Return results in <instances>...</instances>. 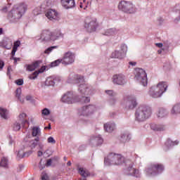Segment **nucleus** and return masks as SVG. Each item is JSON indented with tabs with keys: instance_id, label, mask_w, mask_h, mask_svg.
Returning <instances> with one entry per match:
<instances>
[{
	"instance_id": "obj_1",
	"label": "nucleus",
	"mask_w": 180,
	"mask_h": 180,
	"mask_svg": "<svg viewBox=\"0 0 180 180\" xmlns=\"http://www.w3.org/2000/svg\"><path fill=\"white\" fill-rule=\"evenodd\" d=\"M27 10V5L25 3H21L14 6L13 9L8 13V19L11 22H17L22 18L25 12Z\"/></svg>"
},
{
	"instance_id": "obj_2",
	"label": "nucleus",
	"mask_w": 180,
	"mask_h": 180,
	"mask_svg": "<svg viewBox=\"0 0 180 180\" xmlns=\"http://www.w3.org/2000/svg\"><path fill=\"white\" fill-rule=\"evenodd\" d=\"M168 89V83L167 82H160L156 86L150 88L148 95L155 99L161 98Z\"/></svg>"
},
{
	"instance_id": "obj_3",
	"label": "nucleus",
	"mask_w": 180,
	"mask_h": 180,
	"mask_svg": "<svg viewBox=\"0 0 180 180\" xmlns=\"http://www.w3.org/2000/svg\"><path fill=\"white\" fill-rule=\"evenodd\" d=\"M164 169L165 167L161 163H150L146 167L144 174L146 176H157L158 174L164 172Z\"/></svg>"
},
{
	"instance_id": "obj_4",
	"label": "nucleus",
	"mask_w": 180,
	"mask_h": 180,
	"mask_svg": "<svg viewBox=\"0 0 180 180\" xmlns=\"http://www.w3.org/2000/svg\"><path fill=\"white\" fill-rule=\"evenodd\" d=\"M151 116V108L146 105L139 107L135 113L137 122H144Z\"/></svg>"
},
{
	"instance_id": "obj_5",
	"label": "nucleus",
	"mask_w": 180,
	"mask_h": 180,
	"mask_svg": "<svg viewBox=\"0 0 180 180\" xmlns=\"http://www.w3.org/2000/svg\"><path fill=\"white\" fill-rule=\"evenodd\" d=\"M124 162V158L122 155L110 153L107 158L104 159L105 165H120Z\"/></svg>"
},
{
	"instance_id": "obj_6",
	"label": "nucleus",
	"mask_w": 180,
	"mask_h": 180,
	"mask_svg": "<svg viewBox=\"0 0 180 180\" xmlns=\"http://www.w3.org/2000/svg\"><path fill=\"white\" fill-rule=\"evenodd\" d=\"M84 77L77 75L75 77V84H82L79 86V91L82 95H92V89L88 84L84 83Z\"/></svg>"
},
{
	"instance_id": "obj_7",
	"label": "nucleus",
	"mask_w": 180,
	"mask_h": 180,
	"mask_svg": "<svg viewBox=\"0 0 180 180\" xmlns=\"http://www.w3.org/2000/svg\"><path fill=\"white\" fill-rule=\"evenodd\" d=\"M63 37L60 31H55L53 32H50L49 30H44L41 34V41H54L57 40L59 37Z\"/></svg>"
},
{
	"instance_id": "obj_8",
	"label": "nucleus",
	"mask_w": 180,
	"mask_h": 180,
	"mask_svg": "<svg viewBox=\"0 0 180 180\" xmlns=\"http://www.w3.org/2000/svg\"><path fill=\"white\" fill-rule=\"evenodd\" d=\"M118 9L125 13H134L136 12V8L133 3L126 1H122L119 3Z\"/></svg>"
},
{
	"instance_id": "obj_9",
	"label": "nucleus",
	"mask_w": 180,
	"mask_h": 180,
	"mask_svg": "<svg viewBox=\"0 0 180 180\" xmlns=\"http://www.w3.org/2000/svg\"><path fill=\"white\" fill-rule=\"evenodd\" d=\"M84 27L86 29L87 32L92 33L96 30L98 27V22H96V18L87 17L84 20Z\"/></svg>"
},
{
	"instance_id": "obj_10",
	"label": "nucleus",
	"mask_w": 180,
	"mask_h": 180,
	"mask_svg": "<svg viewBox=\"0 0 180 180\" xmlns=\"http://www.w3.org/2000/svg\"><path fill=\"white\" fill-rule=\"evenodd\" d=\"M135 78L138 81H140L141 84L143 86H147L148 81H147V73L143 69H136V70Z\"/></svg>"
},
{
	"instance_id": "obj_11",
	"label": "nucleus",
	"mask_w": 180,
	"mask_h": 180,
	"mask_svg": "<svg viewBox=\"0 0 180 180\" xmlns=\"http://www.w3.org/2000/svg\"><path fill=\"white\" fill-rule=\"evenodd\" d=\"M60 60L64 65H70V64H72L75 61V55L72 52L68 51L64 54Z\"/></svg>"
},
{
	"instance_id": "obj_12",
	"label": "nucleus",
	"mask_w": 180,
	"mask_h": 180,
	"mask_svg": "<svg viewBox=\"0 0 180 180\" xmlns=\"http://www.w3.org/2000/svg\"><path fill=\"white\" fill-rule=\"evenodd\" d=\"M127 51V46L124 44L121 45V48L120 51H115L111 55L112 58H119L122 60V58H124L126 56V52Z\"/></svg>"
},
{
	"instance_id": "obj_13",
	"label": "nucleus",
	"mask_w": 180,
	"mask_h": 180,
	"mask_svg": "<svg viewBox=\"0 0 180 180\" xmlns=\"http://www.w3.org/2000/svg\"><path fill=\"white\" fill-rule=\"evenodd\" d=\"M45 16H46L49 20H58V19H60V14H58V12L54 9L46 11Z\"/></svg>"
},
{
	"instance_id": "obj_14",
	"label": "nucleus",
	"mask_w": 180,
	"mask_h": 180,
	"mask_svg": "<svg viewBox=\"0 0 180 180\" xmlns=\"http://www.w3.org/2000/svg\"><path fill=\"white\" fill-rule=\"evenodd\" d=\"M96 110V107H95V105H88L82 108V109L80 110V115L83 116H89V115H92V113Z\"/></svg>"
},
{
	"instance_id": "obj_15",
	"label": "nucleus",
	"mask_w": 180,
	"mask_h": 180,
	"mask_svg": "<svg viewBox=\"0 0 180 180\" xmlns=\"http://www.w3.org/2000/svg\"><path fill=\"white\" fill-rule=\"evenodd\" d=\"M112 82L117 85H124L126 83V77L122 74L115 75L112 77Z\"/></svg>"
},
{
	"instance_id": "obj_16",
	"label": "nucleus",
	"mask_w": 180,
	"mask_h": 180,
	"mask_svg": "<svg viewBox=\"0 0 180 180\" xmlns=\"http://www.w3.org/2000/svg\"><path fill=\"white\" fill-rule=\"evenodd\" d=\"M62 102H64L65 103H75L77 101H74V99L72 98V94L71 92H68L66 94H65L62 98Z\"/></svg>"
},
{
	"instance_id": "obj_17",
	"label": "nucleus",
	"mask_w": 180,
	"mask_h": 180,
	"mask_svg": "<svg viewBox=\"0 0 180 180\" xmlns=\"http://www.w3.org/2000/svg\"><path fill=\"white\" fill-rule=\"evenodd\" d=\"M60 4L65 9H71L75 6V1L74 0H61Z\"/></svg>"
},
{
	"instance_id": "obj_18",
	"label": "nucleus",
	"mask_w": 180,
	"mask_h": 180,
	"mask_svg": "<svg viewBox=\"0 0 180 180\" xmlns=\"http://www.w3.org/2000/svg\"><path fill=\"white\" fill-rule=\"evenodd\" d=\"M44 71H46V66H42L39 70H36L29 76L30 79H36L39 76V74H42Z\"/></svg>"
},
{
	"instance_id": "obj_19",
	"label": "nucleus",
	"mask_w": 180,
	"mask_h": 180,
	"mask_svg": "<svg viewBox=\"0 0 180 180\" xmlns=\"http://www.w3.org/2000/svg\"><path fill=\"white\" fill-rule=\"evenodd\" d=\"M25 119H26V114L22 113L19 115V120L21 122L22 127L27 129V127H29V121Z\"/></svg>"
},
{
	"instance_id": "obj_20",
	"label": "nucleus",
	"mask_w": 180,
	"mask_h": 180,
	"mask_svg": "<svg viewBox=\"0 0 180 180\" xmlns=\"http://www.w3.org/2000/svg\"><path fill=\"white\" fill-rule=\"evenodd\" d=\"M103 143V139H102V137L99 136L93 137L90 140V143L93 144L94 146H101V144H102Z\"/></svg>"
},
{
	"instance_id": "obj_21",
	"label": "nucleus",
	"mask_w": 180,
	"mask_h": 180,
	"mask_svg": "<svg viewBox=\"0 0 180 180\" xmlns=\"http://www.w3.org/2000/svg\"><path fill=\"white\" fill-rule=\"evenodd\" d=\"M127 106H128L127 109H134L137 106L136 99L130 97L127 102Z\"/></svg>"
},
{
	"instance_id": "obj_22",
	"label": "nucleus",
	"mask_w": 180,
	"mask_h": 180,
	"mask_svg": "<svg viewBox=\"0 0 180 180\" xmlns=\"http://www.w3.org/2000/svg\"><path fill=\"white\" fill-rule=\"evenodd\" d=\"M150 129L152 130H154L155 131H163V130H165V126L157 124H152L150 125Z\"/></svg>"
},
{
	"instance_id": "obj_23",
	"label": "nucleus",
	"mask_w": 180,
	"mask_h": 180,
	"mask_svg": "<svg viewBox=\"0 0 180 180\" xmlns=\"http://www.w3.org/2000/svg\"><path fill=\"white\" fill-rule=\"evenodd\" d=\"M115 128L116 126L115 125V123L109 122L104 124V129L105 131H107L108 133H112V131H113V130H115Z\"/></svg>"
},
{
	"instance_id": "obj_24",
	"label": "nucleus",
	"mask_w": 180,
	"mask_h": 180,
	"mask_svg": "<svg viewBox=\"0 0 180 180\" xmlns=\"http://www.w3.org/2000/svg\"><path fill=\"white\" fill-rule=\"evenodd\" d=\"M39 64H40V63L39 61H36L31 65H26L25 68H26L27 71H34V70H36V68H37V67H39Z\"/></svg>"
},
{
	"instance_id": "obj_25",
	"label": "nucleus",
	"mask_w": 180,
	"mask_h": 180,
	"mask_svg": "<svg viewBox=\"0 0 180 180\" xmlns=\"http://www.w3.org/2000/svg\"><path fill=\"white\" fill-rule=\"evenodd\" d=\"M119 140L121 141V143H127V141L130 140V138L129 137V134L127 132L122 133L119 137Z\"/></svg>"
},
{
	"instance_id": "obj_26",
	"label": "nucleus",
	"mask_w": 180,
	"mask_h": 180,
	"mask_svg": "<svg viewBox=\"0 0 180 180\" xmlns=\"http://www.w3.org/2000/svg\"><path fill=\"white\" fill-rule=\"evenodd\" d=\"M127 174L133 175L134 176H139V169H136L132 166L127 169Z\"/></svg>"
},
{
	"instance_id": "obj_27",
	"label": "nucleus",
	"mask_w": 180,
	"mask_h": 180,
	"mask_svg": "<svg viewBox=\"0 0 180 180\" xmlns=\"http://www.w3.org/2000/svg\"><path fill=\"white\" fill-rule=\"evenodd\" d=\"M167 115H168V111H167V110H165L163 108H159V110L157 114L158 117H160V118L165 117Z\"/></svg>"
},
{
	"instance_id": "obj_28",
	"label": "nucleus",
	"mask_w": 180,
	"mask_h": 180,
	"mask_svg": "<svg viewBox=\"0 0 180 180\" xmlns=\"http://www.w3.org/2000/svg\"><path fill=\"white\" fill-rule=\"evenodd\" d=\"M79 174H80L82 176H84V178H86V176L89 175V172H88V170H85V169L82 167H80L79 168Z\"/></svg>"
},
{
	"instance_id": "obj_29",
	"label": "nucleus",
	"mask_w": 180,
	"mask_h": 180,
	"mask_svg": "<svg viewBox=\"0 0 180 180\" xmlns=\"http://www.w3.org/2000/svg\"><path fill=\"white\" fill-rule=\"evenodd\" d=\"M21 94H22V89H20V88L17 89L15 91L16 97L18 98V99H19V101H20V102H21V103H23V102H25V101L20 96Z\"/></svg>"
},
{
	"instance_id": "obj_30",
	"label": "nucleus",
	"mask_w": 180,
	"mask_h": 180,
	"mask_svg": "<svg viewBox=\"0 0 180 180\" xmlns=\"http://www.w3.org/2000/svg\"><path fill=\"white\" fill-rule=\"evenodd\" d=\"M32 134L33 137H37V136H40V129L38 127H34L32 128Z\"/></svg>"
},
{
	"instance_id": "obj_31",
	"label": "nucleus",
	"mask_w": 180,
	"mask_h": 180,
	"mask_svg": "<svg viewBox=\"0 0 180 180\" xmlns=\"http://www.w3.org/2000/svg\"><path fill=\"white\" fill-rule=\"evenodd\" d=\"M0 166L8 168V158L3 157L0 162Z\"/></svg>"
},
{
	"instance_id": "obj_32",
	"label": "nucleus",
	"mask_w": 180,
	"mask_h": 180,
	"mask_svg": "<svg viewBox=\"0 0 180 180\" xmlns=\"http://www.w3.org/2000/svg\"><path fill=\"white\" fill-rule=\"evenodd\" d=\"M178 113H180V104L174 105L172 110V115H176Z\"/></svg>"
},
{
	"instance_id": "obj_33",
	"label": "nucleus",
	"mask_w": 180,
	"mask_h": 180,
	"mask_svg": "<svg viewBox=\"0 0 180 180\" xmlns=\"http://www.w3.org/2000/svg\"><path fill=\"white\" fill-rule=\"evenodd\" d=\"M0 115L3 119H8V110L4 108H0Z\"/></svg>"
},
{
	"instance_id": "obj_34",
	"label": "nucleus",
	"mask_w": 180,
	"mask_h": 180,
	"mask_svg": "<svg viewBox=\"0 0 180 180\" xmlns=\"http://www.w3.org/2000/svg\"><path fill=\"white\" fill-rule=\"evenodd\" d=\"M89 5V3L86 0H83L80 2L79 8L82 9H86L88 8V6Z\"/></svg>"
},
{
	"instance_id": "obj_35",
	"label": "nucleus",
	"mask_w": 180,
	"mask_h": 180,
	"mask_svg": "<svg viewBox=\"0 0 180 180\" xmlns=\"http://www.w3.org/2000/svg\"><path fill=\"white\" fill-rule=\"evenodd\" d=\"M45 84L46 86H51L54 85V80H53V78L48 77L45 82Z\"/></svg>"
},
{
	"instance_id": "obj_36",
	"label": "nucleus",
	"mask_w": 180,
	"mask_h": 180,
	"mask_svg": "<svg viewBox=\"0 0 180 180\" xmlns=\"http://www.w3.org/2000/svg\"><path fill=\"white\" fill-rule=\"evenodd\" d=\"M39 137H37L35 139V141H33V140L31 141L30 142V147L31 148H34L36 147V146H37V141H39Z\"/></svg>"
},
{
	"instance_id": "obj_37",
	"label": "nucleus",
	"mask_w": 180,
	"mask_h": 180,
	"mask_svg": "<svg viewBox=\"0 0 180 180\" xmlns=\"http://www.w3.org/2000/svg\"><path fill=\"white\" fill-rule=\"evenodd\" d=\"M80 102L82 103H89V102H91V98H89V97L82 96Z\"/></svg>"
},
{
	"instance_id": "obj_38",
	"label": "nucleus",
	"mask_w": 180,
	"mask_h": 180,
	"mask_svg": "<svg viewBox=\"0 0 180 180\" xmlns=\"http://www.w3.org/2000/svg\"><path fill=\"white\" fill-rule=\"evenodd\" d=\"M33 13L35 16H37V15H40V13H41V8L37 7L33 10Z\"/></svg>"
},
{
	"instance_id": "obj_39",
	"label": "nucleus",
	"mask_w": 180,
	"mask_h": 180,
	"mask_svg": "<svg viewBox=\"0 0 180 180\" xmlns=\"http://www.w3.org/2000/svg\"><path fill=\"white\" fill-rule=\"evenodd\" d=\"M54 49H57V46H51L44 51V54H50Z\"/></svg>"
},
{
	"instance_id": "obj_40",
	"label": "nucleus",
	"mask_w": 180,
	"mask_h": 180,
	"mask_svg": "<svg viewBox=\"0 0 180 180\" xmlns=\"http://www.w3.org/2000/svg\"><path fill=\"white\" fill-rule=\"evenodd\" d=\"M13 130H15V131H19V130H20V123L19 122H15L13 124Z\"/></svg>"
},
{
	"instance_id": "obj_41",
	"label": "nucleus",
	"mask_w": 180,
	"mask_h": 180,
	"mask_svg": "<svg viewBox=\"0 0 180 180\" xmlns=\"http://www.w3.org/2000/svg\"><path fill=\"white\" fill-rule=\"evenodd\" d=\"M41 180H50V178H49V175L46 172H43L41 175Z\"/></svg>"
},
{
	"instance_id": "obj_42",
	"label": "nucleus",
	"mask_w": 180,
	"mask_h": 180,
	"mask_svg": "<svg viewBox=\"0 0 180 180\" xmlns=\"http://www.w3.org/2000/svg\"><path fill=\"white\" fill-rule=\"evenodd\" d=\"M61 63V59H58L51 63V67H57Z\"/></svg>"
},
{
	"instance_id": "obj_43",
	"label": "nucleus",
	"mask_w": 180,
	"mask_h": 180,
	"mask_svg": "<svg viewBox=\"0 0 180 180\" xmlns=\"http://www.w3.org/2000/svg\"><path fill=\"white\" fill-rule=\"evenodd\" d=\"M61 63V59H58L51 63V67H57Z\"/></svg>"
},
{
	"instance_id": "obj_44",
	"label": "nucleus",
	"mask_w": 180,
	"mask_h": 180,
	"mask_svg": "<svg viewBox=\"0 0 180 180\" xmlns=\"http://www.w3.org/2000/svg\"><path fill=\"white\" fill-rule=\"evenodd\" d=\"M41 114L44 115V116H49V115H50V110L47 108H44L42 110Z\"/></svg>"
},
{
	"instance_id": "obj_45",
	"label": "nucleus",
	"mask_w": 180,
	"mask_h": 180,
	"mask_svg": "<svg viewBox=\"0 0 180 180\" xmlns=\"http://www.w3.org/2000/svg\"><path fill=\"white\" fill-rule=\"evenodd\" d=\"M179 143L178 141H172L171 140H168L166 144H170V146H176Z\"/></svg>"
},
{
	"instance_id": "obj_46",
	"label": "nucleus",
	"mask_w": 180,
	"mask_h": 180,
	"mask_svg": "<svg viewBox=\"0 0 180 180\" xmlns=\"http://www.w3.org/2000/svg\"><path fill=\"white\" fill-rule=\"evenodd\" d=\"M19 46H20V41L18 40L14 42L13 49L18 50V47H19Z\"/></svg>"
},
{
	"instance_id": "obj_47",
	"label": "nucleus",
	"mask_w": 180,
	"mask_h": 180,
	"mask_svg": "<svg viewBox=\"0 0 180 180\" xmlns=\"http://www.w3.org/2000/svg\"><path fill=\"white\" fill-rule=\"evenodd\" d=\"M48 143H51V144H56V140H54V138L53 136H50L48 138Z\"/></svg>"
},
{
	"instance_id": "obj_48",
	"label": "nucleus",
	"mask_w": 180,
	"mask_h": 180,
	"mask_svg": "<svg viewBox=\"0 0 180 180\" xmlns=\"http://www.w3.org/2000/svg\"><path fill=\"white\" fill-rule=\"evenodd\" d=\"M18 157H19V158H23V157H26V153H22V151H18Z\"/></svg>"
},
{
	"instance_id": "obj_49",
	"label": "nucleus",
	"mask_w": 180,
	"mask_h": 180,
	"mask_svg": "<svg viewBox=\"0 0 180 180\" xmlns=\"http://www.w3.org/2000/svg\"><path fill=\"white\" fill-rule=\"evenodd\" d=\"M15 84H17V85H23V79H18L15 80Z\"/></svg>"
},
{
	"instance_id": "obj_50",
	"label": "nucleus",
	"mask_w": 180,
	"mask_h": 180,
	"mask_svg": "<svg viewBox=\"0 0 180 180\" xmlns=\"http://www.w3.org/2000/svg\"><path fill=\"white\" fill-rule=\"evenodd\" d=\"M105 93L108 94V95H110V96H112V95H113V91L112 90H107L105 91Z\"/></svg>"
},
{
	"instance_id": "obj_51",
	"label": "nucleus",
	"mask_w": 180,
	"mask_h": 180,
	"mask_svg": "<svg viewBox=\"0 0 180 180\" xmlns=\"http://www.w3.org/2000/svg\"><path fill=\"white\" fill-rule=\"evenodd\" d=\"M12 59L14 60L15 64H16V63H18V61H20V58L13 57Z\"/></svg>"
},
{
	"instance_id": "obj_52",
	"label": "nucleus",
	"mask_w": 180,
	"mask_h": 180,
	"mask_svg": "<svg viewBox=\"0 0 180 180\" xmlns=\"http://www.w3.org/2000/svg\"><path fill=\"white\" fill-rule=\"evenodd\" d=\"M16 51H18V49H15L13 48L12 51H11L12 58L15 57V54Z\"/></svg>"
},
{
	"instance_id": "obj_53",
	"label": "nucleus",
	"mask_w": 180,
	"mask_h": 180,
	"mask_svg": "<svg viewBox=\"0 0 180 180\" xmlns=\"http://www.w3.org/2000/svg\"><path fill=\"white\" fill-rule=\"evenodd\" d=\"M4 65H5V63H4V61L0 60V70H2V68H4Z\"/></svg>"
},
{
	"instance_id": "obj_54",
	"label": "nucleus",
	"mask_w": 180,
	"mask_h": 180,
	"mask_svg": "<svg viewBox=\"0 0 180 180\" xmlns=\"http://www.w3.org/2000/svg\"><path fill=\"white\" fill-rule=\"evenodd\" d=\"M46 165V167H50V165H51V159L47 160Z\"/></svg>"
},
{
	"instance_id": "obj_55",
	"label": "nucleus",
	"mask_w": 180,
	"mask_h": 180,
	"mask_svg": "<svg viewBox=\"0 0 180 180\" xmlns=\"http://www.w3.org/2000/svg\"><path fill=\"white\" fill-rule=\"evenodd\" d=\"M32 99H33V97H32V96H26V101H32Z\"/></svg>"
},
{
	"instance_id": "obj_56",
	"label": "nucleus",
	"mask_w": 180,
	"mask_h": 180,
	"mask_svg": "<svg viewBox=\"0 0 180 180\" xmlns=\"http://www.w3.org/2000/svg\"><path fill=\"white\" fill-rule=\"evenodd\" d=\"M47 129H49V130L51 129V124L49 123L48 127H44L45 130H47Z\"/></svg>"
},
{
	"instance_id": "obj_57",
	"label": "nucleus",
	"mask_w": 180,
	"mask_h": 180,
	"mask_svg": "<svg viewBox=\"0 0 180 180\" xmlns=\"http://www.w3.org/2000/svg\"><path fill=\"white\" fill-rule=\"evenodd\" d=\"M37 155H38V157H41V155H43V152H41V151H38V153H37Z\"/></svg>"
},
{
	"instance_id": "obj_58",
	"label": "nucleus",
	"mask_w": 180,
	"mask_h": 180,
	"mask_svg": "<svg viewBox=\"0 0 180 180\" xmlns=\"http://www.w3.org/2000/svg\"><path fill=\"white\" fill-rule=\"evenodd\" d=\"M2 12H8V7H4L1 9Z\"/></svg>"
},
{
	"instance_id": "obj_59",
	"label": "nucleus",
	"mask_w": 180,
	"mask_h": 180,
	"mask_svg": "<svg viewBox=\"0 0 180 180\" xmlns=\"http://www.w3.org/2000/svg\"><path fill=\"white\" fill-rule=\"evenodd\" d=\"M157 47H159L160 49H161V47H162V43H158L156 44Z\"/></svg>"
},
{
	"instance_id": "obj_60",
	"label": "nucleus",
	"mask_w": 180,
	"mask_h": 180,
	"mask_svg": "<svg viewBox=\"0 0 180 180\" xmlns=\"http://www.w3.org/2000/svg\"><path fill=\"white\" fill-rule=\"evenodd\" d=\"M129 65L134 66V65H136V62H129Z\"/></svg>"
},
{
	"instance_id": "obj_61",
	"label": "nucleus",
	"mask_w": 180,
	"mask_h": 180,
	"mask_svg": "<svg viewBox=\"0 0 180 180\" xmlns=\"http://www.w3.org/2000/svg\"><path fill=\"white\" fill-rule=\"evenodd\" d=\"M67 165H68V167H70V165H71V161H68V163H67Z\"/></svg>"
},
{
	"instance_id": "obj_62",
	"label": "nucleus",
	"mask_w": 180,
	"mask_h": 180,
	"mask_svg": "<svg viewBox=\"0 0 180 180\" xmlns=\"http://www.w3.org/2000/svg\"><path fill=\"white\" fill-rule=\"evenodd\" d=\"M64 161H67V157L63 158Z\"/></svg>"
},
{
	"instance_id": "obj_63",
	"label": "nucleus",
	"mask_w": 180,
	"mask_h": 180,
	"mask_svg": "<svg viewBox=\"0 0 180 180\" xmlns=\"http://www.w3.org/2000/svg\"><path fill=\"white\" fill-rule=\"evenodd\" d=\"M0 34H2V28H0Z\"/></svg>"
},
{
	"instance_id": "obj_64",
	"label": "nucleus",
	"mask_w": 180,
	"mask_h": 180,
	"mask_svg": "<svg viewBox=\"0 0 180 180\" xmlns=\"http://www.w3.org/2000/svg\"><path fill=\"white\" fill-rule=\"evenodd\" d=\"M110 105H113V103H112V101L110 102Z\"/></svg>"
}]
</instances>
